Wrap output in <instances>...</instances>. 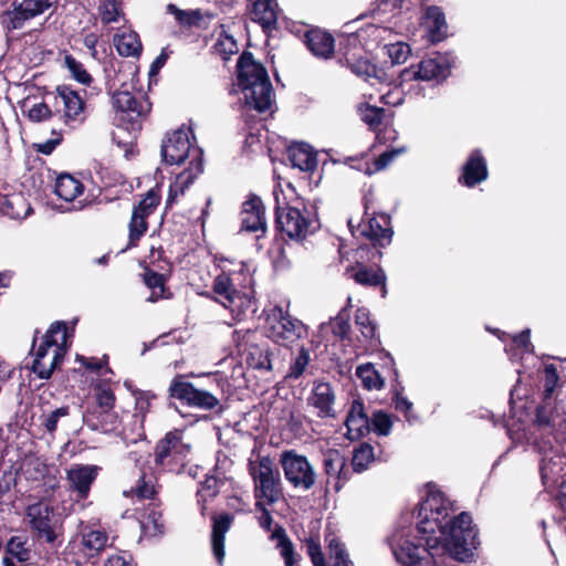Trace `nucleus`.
Segmentation results:
<instances>
[{"label": "nucleus", "mask_w": 566, "mask_h": 566, "mask_svg": "<svg viewBox=\"0 0 566 566\" xmlns=\"http://www.w3.org/2000/svg\"><path fill=\"white\" fill-rule=\"evenodd\" d=\"M416 538H405V531H397L390 541L396 560L401 566L428 564V557L449 556L460 562V513L439 490L430 488L416 514Z\"/></svg>", "instance_id": "1"}, {"label": "nucleus", "mask_w": 566, "mask_h": 566, "mask_svg": "<svg viewBox=\"0 0 566 566\" xmlns=\"http://www.w3.org/2000/svg\"><path fill=\"white\" fill-rule=\"evenodd\" d=\"M239 85L247 104L260 113L272 106V85L266 70L253 60L250 52H244L238 61Z\"/></svg>", "instance_id": "2"}, {"label": "nucleus", "mask_w": 566, "mask_h": 566, "mask_svg": "<svg viewBox=\"0 0 566 566\" xmlns=\"http://www.w3.org/2000/svg\"><path fill=\"white\" fill-rule=\"evenodd\" d=\"M67 349V328L64 322L53 323L43 337V343L34 350L32 370L41 379L51 377L62 361Z\"/></svg>", "instance_id": "3"}, {"label": "nucleus", "mask_w": 566, "mask_h": 566, "mask_svg": "<svg viewBox=\"0 0 566 566\" xmlns=\"http://www.w3.org/2000/svg\"><path fill=\"white\" fill-rule=\"evenodd\" d=\"M248 467L256 501L276 503L282 496V482L274 461L270 457L258 455L255 460H249Z\"/></svg>", "instance_id": "4"}, {"label": "nucleus", "mask_w": 566, "mask_h": 566, "mask_svg": "<svg viewBox=\"0 0 566 566\" xmlns=\"http://www.w3.org/2000/svg\"><path fill=\"white\" fill-rule=\"evenodd\" d=\"M156 485L153 481V476H147L143 473L136 484L129 490H124V496L136 497L138 501L150 500V506L147 512L140 518V528L145 537H157L164 534L165 523L163 521L161 511L156 505Z\"/></svg>", "instance_id": "5"}, {"label": "nucleus", "mask_w": 566, "mask_h": 566, "mask_svg": "<svg viewBox=\"0 0 566 566\" xmlns=\"http://www.w3.org/2000/svg\"><path fill=\"white\" fill-rule=\"evenodd\" d=\"M191 446L182 440L180 431H169L160 439L154 451L156 467L163 471L180 472L189 462Z\"/></svg>", "instance_id": "6"}, {"label": "nucleus", "mask_w": 566, "mask_h": 566, "mask_svg": "<svg viewBox=\"0 0 566 566\" xmlns=\"http://www.w3.org/2000/svg\"><path fill=\"white\" fill-rule=\"evenodd\" d=\"M266 334L276 344L291 347L306 334L305 325L281 306L271 308L266 316Z\"/></svg>", "instance_id": "7"}, {"label": "nucleus", "mask_w": 566, "mask_h": 566, "mask_svg": "<svg viewBox=\"0 0 566 566\" xmlns=\"http://www.w3.org/2000/svg\"><path fill=\"white\" fill-rule=\"evenodd\" d=\"M281 464L286 480L296 489L310 490L316 481V473L307 458L294 451L283 453Z\"/></svg>", "instance_id": "8"}, {"label": "nucleus", "mask_w": 566, "mask_h": 566, "mask_svg": "<svg viewBox=\"0 0 566 566\" xmlns=\"http://www.w3.org/2000/svg\"><path fill=\"white\" fill-rule=\"evenodd\" d=\"M169 395L189 407L202 410H212L220 406V400L213 394L196 388L191 382L184 381L181 376L172 379L169 386Z\"/></svg>", "instance_id": "9"}, {"label": "nucleus", "mask_w": 566, "mask_h": 566, "mask_svg": "<svg viewBox=\"0 0 566 566\" xmlns=\"http://www.w3.org/2000/svg\"><path fill=\"white\" fill-rule=\"evenodd\" d=\"M27 516L33 532L39 538L52 544L57 537L59 520L53 506L44 502L29 505Z\"/></svg>", "instance_id": "10"}, {"label": "nucleus", "mask_w": 566, "mask_h": 566, "mask_svg": "<svg viewBox=\"0 0 566 566\" xmlns=\"http://www.w3.org/2000/svg\"><path fill=\"white\" fill-rule=\"evenodd\" d=\"M55 114H59L65 125L74 127L85 119V103L82 97L67 86L56 90L54 96Z\"/></svg>", "instance_id": "11"}, {"label": "nucleus", "mask_w": 566, "mask_h": 566, "mask_svg": "<svg viewBox=\"0 0 566 566\" xmlns=\"http://www.w3.org/2000/svg\"><path fill=\"white\" fill-rule=\"evenodd\" d=\"M55 0H21L13 9L3 12L2 25L8 30L21 29L24 23L51 9Z\"/></svg>", "instance_id": "12"}, {"label": "nucleus", "mask_w": 566, "mask_h": 566, "mask_svg": "<svg viewBox=\"0 0 566 566\" xmlns=\"http://www.w3.org/2000/svg\"><path fill=\"white\" fill-rule=\"evenodd\" d=\"M276 224L290 239L302 240L312 232L313 221L306 210L285 207L276 209Z\"/></svg>", "instance_id": "13"}, {"label": "nucleus", "mask_w": 566, "mask_h": 566, "mask_svg": "<svg viewBox=\"0 0 566 566\" xmlns=\"http://www.w3.org/2000/svg\"><path fill=\"white\" fill-rule=\"evenodd\" d=\"M450 73V64L446 56L436 54L421 60L415 67L406 69L402 76L407 81H432L446 78Z\"/></svg>", "instance_id": "14"}, {"label": "nucleus", "mask_w": 566, "mask_h": 566, "mask_svg": "<svg viewBox=\"0 0 566 566\" xmlns=\"http://www.w3.org/2000/svg\"><path fill=\"white\" fill-rule=\"evenodd\" d=\"M190 129L178 128L167 135L161 144V156L166 164L180 165L190 154Z\"/></svg>", "instance_id": "15"}, {"label": "nucleus", "mask_w": 566, "mask_h": 566, "mask_svg": "<svg viewBox=\"0 0 566 566\" xmlns=\"http://www.w3.org/2000/svg\"><path fill=\"white\" fill-rule=\"evenodd\" d=\"M101 468L94 464H73L66 470L69 490L76 494V500H85L96 480Z\"/></svg>", "instance_id": "16"}, {"label": "nucleus", "mask_w": 566, "mask_h": 566, "mask_svg": "<svg viewBox=\"0 0 566 566\" xmlns=\"http://www.w3.org/2000/svg\"><path fill=\"white\" fill-rule=\"evenodd\" d=\"M348 224L354 235L367 238L380 247H385L391 241L392 230L388 227L389 220L386 216H380L379 218L370 217L367 220H361L356 228L353 226L352 220H349Z\"/></svg>", "instance_id": "17"}, {"label": "nucleus", "mask_w": 566, "mask_h": 566, "mask_svg": "<svg viewBox=\"0 0 566 566\" xmlns=\"http://www.w3.org/2000/svg\"><path fill=\"white\" fill-rule=\"evenodd\" d=\"M241 230L255 232V239L259 241L266 232V221L264 216V206L256 196H251L242 205Z\"/></svg>", "instance_id": "18"}, {"label": "nucleus", "mask_w": 566, "mask_h": 566, "mask_svg": "<svg viewBox=\"0 0 566 566\" xmlns=\"http://www.w3.org/2000/svg\"><path fill=\"white\" fill-rule=\"evenodd\" d=\"M536 422L552 431L566 429V394L555 403L541 405L537 408Z\"/></svg>", "instance_id": "19"}, {"label": "nucleus", "mask_w": 566, "mask_h": 566, "mask_svg": "<svg viewBox=\"0 0 566 566\" xmlns=\"http://www.w3.org/2000/svg\"><path fill=\"white\" fill-rule=\"evenodd\" d=\"M323 467L327 475V484L333 481V488L339 491L349 479V470L346 469V458L336 449H328L323 454Z\"/></svg>", "instance_id": "20"}, {"label": "nucleus", "mask_w": 566, "mask_h": 566, "mask_svg": "<svg viewBox=\"0 0 566 566\" xmlns=\"http://www.w3.org/2000/svg\"><path fill=\"white\" fill-rule=\"evenodd\" d=\"M308 406L316 410L319 418H335V394L328 382H314L311 395L307 398Z\"/></svg>", "instance_id": "21"}, {"label": "nucleus", "mask_w": 566, "mask_h": 566, "mask_svg": "<svg viewBox=\"0 0 566 566\" xmlns=\"http://www.w3.org/2000/svg\"><path fill=\"white\" fill-rule=\"evenodd\" d=\"M212 291L218 295V298L214 300L231 312H234L237 302L242 300L240 292L237 291L230 275L226 272H221L214 277Z\"/></svg>", "instance_id": "22"}, {"label": "nucleus", "mask_w": 566, "mask_h": 566, "mask_svg": "<svg viewBox=\"0 0 566 566\" xmlns=\"http://www.w3.org/2000/svg\"><path fill=\"white\" fill-rule=\"evenodd\" d=\"M347 436L350 440L364 437L370 430V420L360 400H354L346 418Z\"/></svg>", "instance_id": "23"}, {"label": "nucleus", "mask_w": 566, "mask_h": 566, "mask_svg": "<svg viewBox=\"0 0 566 566\" xmlns=\"http://www.w3.org/2000/svg\"><path fill=\"white\" fill-rule=\"evenodd\" d=\"M305 43L316 57L329 59L334 53V38L321 29L307 31L305 33Z\"/></svg>", "instance_id": "24"}, {"label": "nucleus", "mask_w": 566, "mask_h": 566, "mask_svg": "<svg viewBox=\"0 0 566 566\" xmlns=\"http://www.w3.org/2000/svg\"><path fill=\"white\" fill-rule=\"evenodd\" d=\"M96 402L101 409L99 413L103 419L98 422L94 421L91 416H84V421L93 430H97L99 428L103 430H108V428L105 427L103 422L105 419H109L111 422H113V419H115L114 415L111 412L115 403V395L107 387H98L96 389Z\"/></svg>", "instance_id": "25"}, {"label": "nucleus", "mask_w": 566, "mask_h": 566, "mask_svg": "<svg viewBox=\"0 0 566 566\" xmlns=\"http://www.w3.org/2000/svg\"><path fill=\"white\" fill-rule=\"evenodd\" d=\"M422 27L431 42L441 41L447 34V22L443 12L438 7H428L422 18Z\"/></svg>", "instance_id": "26"}, {"label": "nucleus", "mask_w": 566, "mask_h": 566, "mask_svg": "<svg viewBox=\"0 0 566 566\" xmlns=\"http://www.w3.org/2000/svg\"><path fill=\"white\" fill-rule=\"evenodd\" d=\"M251 19L262 25L264 30L275 28L277 20V4L274 0H250Z\"/></svg>", "instance_id": "27"}, {"label": "nucleus", "mask_w": 566, "mask_h": 566, "mask_svg": "<svg viewBox=\"0 0 566 566\" xmlns=\"http://www.w3.org/2000/svg\"><path fill=\"white\" fill-rule=\"evenodd\" d=\"M486 161L480 150H474L464 167H462V177L468 187H473L488 178Z\"/></svg>", "instance_id": "28"}, {"label": "nucleus", "mask_w": 566, "mask_h": 566, "mask_svg": "<svg viewBox=\"0 0 566 566\" xmlns=\"http://www.w3.org/2000/svg\"><path fill=\"white\" fill-rule=\"evenodd\" d=\"M232 517L229 514H222L213 517L212 523V551L218 563H222L224 557V535L229 531Z\"/></svg>", "instance_id": "29"}, {"label": "nucleus", "mask_w": 566, "mask_h": 566, "mask_svg": "<svg viewBox=\"0 0 566 566\" xmlns=\"http://www.w3.org/2000/svg\"><path fill=\"white\" fill-rule=\"evenodd\" d=\"M289 158L293 167L302 171H312L316 168V155L310 145L301 143L289 149Z\"/></svg>", "instance_id": "30"}, {"label": "nucleus", "mask_w": 566, "mask_h": 566, "mask_svg": "<svg viewBox=\"0 0 566 566\" xmlns=\"http://www.w3.org/2000/svg\"><path fill=\"white\" fill-rule=\"evenodd\" d=\"M113 104L118 111L135 114L136 116H142L149 111V104L146 101L136 99L135 96L127 91L115 93Z\"/></svg>", "instance_id": "31"}, {"label": "nucleus", "mask_w": 566, "mask_h": 566, "mask_svg": "<svg viewBox=\"0 0 566 566\" xmlns=\"http://www.w3.org/2000/svg\"><path fill=\"white\" fill-rule=\"evenodd\" d=\"M462 564L471 563L470 556L472 549H475L479 545L478 531L473 527L472 518L467 513L462 512Z\"/></svg>", "instance_id": "32"}, {"label": "nucleus", "mask_w": 566, "mask_h": 566, "mask_svg": "<svg viewBox=\"0 0 566 566\" xmlns=\"http://www.w3.org/2000/svg\"><path fill=\"white\" fill-rule=\"evenodd\" d=\"M1 211L12 219H24L31 213L32 209L23 195L12 193L6 197Z\"/></svg>", "instance_id": "33"}, {"label": "nucleus", "mask_w": 566, "mask_h": 566, "mask_svg": "<svg viewBox=\"0 0 566 566\" xmlns=\"http://www.w3.org/2000/svg\"><path fill=\"white\" fill-rule=\"evenodd\" d=\"M114 45L122 56H138L142 52V43L136 32H123L114 36Z\"/></svg>", "instance_id": "34"}, {"label": "nucleus", "mask_w": 566, "mask_h": 566, "mask_svg": "<svg viewBox=\"0 0 566 566\" xmlns=\"http://www.w3.org/2000/svg\"><path fill=\"white\" fill-rule=\"evenodd\" d=\"M354 280L356 283L365 285V286H381V296L385 297L387 294L386 290V274L381 269H369L366 266L358 268L354 275Z\"/></svg>", "instance_id": "35"}, {"label": "nucleus", "mask_w": 566, "mask_h": 566, "mask_svg": "<svg viewBox=\"0 0 566 566\" xmlns=\"http://www.w3.org/2000/svg\"><path fill=\"white\" fill-rule=\"evenodd\" d=\"M83 189V185L67 174L59 176L55 182V193L65 201L74 200Z\"/></svg>", "instance_id": "36"}, {"label": "nucleus", "mask_w": 566, "mask_h": 566, "mask_svg": "<svg viewBox=\"0 0 566 566\" xmlns=\"http://www.w3.org/2000/svg\"><path fill=\"white\" fill-rule=\"evenodd\" d=\"M345 60L347 66L358 77H361L367 82L370 80H379V77L377 76L376 66L371 64L367 59L355 57L354 54H346Z\"/></svg>", "instance_id": "37"}, {"label": "nucleus", "mask_w": 566, "mask_h": 566, "mask_svg": "<svg viewBox=\"0 0 566 566\" xmlns=\"http://www.w3.org/2000/svg\"><path fill=\"white\" fill-rule=\"evenodd\" d=\"M195 178L196 175L189 170H185L178 175L176 181L169 187L168 197L166 200L167 207L174 205L178 197L185 193L186 189L193 182Z\"/></svg>", "instance_id": "38"}, {"label": "nucleus", "mask_w": 566, "mask_h": 566, "mask_svg": "<svg viewBox=\"0 0 566 566\" xmlns=\"http://www.w3.org/2000/svg\"><path fill=\"white\" fill-rule=\"evenodd\" d=\"M356 375L361 380L367 389H380L384 386V380L379 373L371 364L359 365L356 368Z\"/></svg>", "instance_id": "39"}, {"label": "nucleus", "mask_w": 566, "mask_h": 566, "mask_svg": "<svg viewBox=\"0 0 566 566\" xmlns=\"http://www.w3.org/2000/svg\"><path fill=\"white\" fill-rule=\"evenodd\" d=\"M70 416V407L63 406L55 410H52L48 413H42L40 417L41 427L48 432L51 437H54V433L57 429L59 422Z\"/></svg>", "instance_id": "40"}, {"label": "nucleus", "mask_w": 566, "mask_h": 566, "mask_svg": "<svg viewBox=\"0 0 566 566\" xmlns=\"http://www.w3.org/2000/svg\"><path fill=\"white\" fill-rule=\"evenodd\" d=\"M167 12L172 14L181 27L190 28L198 25L202 20V14L199 10H181L172 3L167 6Z\"/></svg>", "instance_id": "41"}, {"label": "nucleus", "mask_w": 566, "mask_h": 566, "mask_svg": "<svg viewBox=\"0 0 566 566\" xmlns=\"http://www.w3.org/2000/svg\"><path fill=\"white\" fill-rule=\"evenodd\" d=\"M128 228V247H136L140 238L146 233L148 229L147 218L133 210Z\"/></svg>", "instance_id": "42"}, {"label": "nucleus", "mask_w": 566, "mask_h": 566, "mask_svg": "<svg viewBox=\"0 0 566 566\" xmlns=\"http://www.w3.org/2000/svg\"><path fill=\"white\" fill-rule=\"evenodd\" d=\"M329 558L334 560L333 566H348L352 564L345 545L335 536L328 537Z\"/></svg>", "instance_id": "43"}, {"label": "nucleus", "mask_w": 566, "mask_h": 566, "mask_svg": "<svg viewBox=\"0 0 566 566\" xmlns=\"http://www.w3.org/2000/svg\"><path fill=\"white\" fill-rule=\"evenodd\" d=\"M374 460V448L368 443H363L354 450L352 464L356 472H363Z\"/></svg>", "instance_id": "44"}, {"label": "nucleus", "mask_w": 566, "mask_h": 566, "mask_svg": "<svg viewBox=\"0 0 566 566\" xmlns=\"http://www.w3.org/2000/svg\"><path fill=\"white\" fill-rule=\"evenodd\" d=\"M545 378L543 384L542 405L553 403V394L558 385L559 376L554 365H547L544 369Z\"/></svg>", "instance_id": "45"}, {"label": "nucleus", "mask_w": 566, "mask_h": 566, "mask_svg": "<svg viewBox=\"0 0 566 566\" xmlns=\"http://www.w3.org/2000/svg\"><path fill=\"white\" fill-rule=\"evenodd\" d=\"M164 276L155 271L147 270L144 273V283L153 290L150 296L148 297L149 302H156L164 291Z\"/></svg>", "instance_id": "46"}, {"label": "nucleus", "mask_w": 566, "mask_h": 566, "mask_svg": "<svg viewBox=\"0 0 566 566\" xmlns=\"http://www.w3.org/2000/svg\"><path fill=\"white\" fill-rule=\"evenodd\" d=\"M98 13L102 22L108 24L118 21L122 10L116 0H105L98 7Z\"/></svg>", "instance_id": "47"}, {"label": "nucleus", "mask_w": 566, "mask_h": 566, "mask_svg": "<svg viewBox=\"0 0 566 566\" xmlns=\"http://www.w3.org/2000/svg\"><path fill=\"white\" fill-rule=\"evenodd\" d=\"M355 323L359 327L361 335L366 339H371L376 334V326L370 321L368 310L361 307L358 308L355 315Z\"/></svg>", "instance_id": "48"}, {"label": "nucleus", "mask_w": 566, "mask_h": 566, "mask_svg": "<svg viewBox=\"0 0 566 566\" xmlns=\"http://www.w3.org/2000/svg\"><path fill=\"white\" fill-rule=\"evenodd\" d=\"M310 363V353L307 349L302 347L290 366V370L286 375L290 379H298L305 371Z\"/></svg>", "instance_id": "49"}, {"label": "nucleus", "mask_w": 566, "mask_h": 566, "mask_svg": "<svg viewBox=\"0 0 566 566\" xmlns=\"http://www.w3.org/2000/svg\"><path fill=\"white\" fill-rule=\"evenodd\" d=\"M64 65L77 82L82 84L91 83V75L87 73L83 64L76 61L72 55H65Z\"/></svg>", "instance_id": "50"}, {"label": "nucleus", "mask_w": 566, "mask_h": 566, "mask_svg": "<svg viewBox=\"0 0 566 566\" xmlns=\"http://www.w3.org/2000/svg\"><path fill=\"white\" fill-rule=\"evenodd\" d=\"M7 553L18 562H27L30 558V549L25 547V541L21 537H12L7 545Z\"/></svg>", "instance_id": "51"}, {"label": "nucleus", "mask_w": 566, "mask_h": 566, "mask_svg": "<svg viewBox=\"0 0 566 566\" xmlns=\"http://www.w3.org/2000/svg\"><path fill=\"white\" fill-rule=\"evenodd\" d=\"M360 116L364 123H366L370 128L376 129L382 123L385 109L367 105L366 107L360 108Z\"/></svg>", "instance_id": "52"}, {"label": "nucleus", "mask_w": 566, "mask_h": 566, "mask_svg": "<svg viewBox=\"0 0 566 566\" xmlns=\"http://www.w3.org/2000/svg\"><path fill=\"white\" fill-rule=\"evenodd\" d=\"M374 431L379 436H388L391 431L392 422L390 416L384 411H376L370 420Z\"/></svg>", "instance_id": "53"}, {"label": "nucleus", "mask_w": 566, "mask_h": 566, "mask_svg": "<svg viewBox=\"0 0 566 566\" xmlns=\"http://www.w3.org/2000/svg\"><path fill=\"white\" fill-rule=\"evenodd\" d=\"M560 463L551 459H543L541 464V476L544 484H548L555 481V478L560 473Z\"/></svg>", "instance_id": "54"}, {"label": "nucleus", "mask_w": 566, "mask_h": 566, "mask_svg": "<svg viewBox=\"0 0 566 566\" xmlns=\"http://www.w3.org/2000/svg\"><path fill=\"white\" fill-rule=\"evenodd\" d=\"M159 203V195L155 190H149L146 197L134 208V211L139 212L148 218L154 209Z\"/></svg>", "instance_id": "55"}, {"label": "nucleus", "mask_w": 566, "mask_h": 566, "mask_svg": "<svg viewBox=\"0 0 566 566\" xmlns=\"http://www.w3.org/2000/svg\"><path fill=\"white\" fill-rule=\"evenodd\" d=\"M410 53V48L406 43H395L388 46V55L394 64L405 63Z\"/></svg>", "instance_id": "56"}, {"label": "nucleus", "mask_w": 566, "mask_h": 566, "mask_svg": "<svg viewBox=\"0 0 566 566\" xmlns=\"http://www.w3.org/2000/svg\"><path fill=\"white\" fill-rule=\"evenodd\" d=\"M305 549L308 556L312 559L313 566H325L324 565V555L322 553L321 545L314 538H308L305 541Z\"/></svg>", "instance_id": "57"}, {"label": "nucleus", "mask_w": 566, "mask_h": 566, "mask_svg": "<svg viewBox=\"0 0 566 566\" xmlns=\"http://www.w3.org/2000/svg\"><path fill=\"white\" fill-rule=\"evenodd\" d=\"M106 542V535L99 531H91L83 536V544L88 549L99 551Z\"/></svg>", "instance_id": "58"}, {"label": "nucleus", "mask_w": 566, "mask_h": 566, "mask_svg": "<svg viewBox=\"0 0 566 566\" xmlns=\"http://www.w3.org/2000/svg\"><path fill=\"white\" fill-rule=\"evenodd\" d=\"M133 563V556L127 551H114L107 554L105 566H129Z\"/></svg>", "instance_id": "59"}, {"label": "nucleus", "mask_w": 566, "mask_h": 566, "mask_svg": "<svg viewBox=\"0 0 566 566\" xmlns=\"http://www.w3.org/2000/svg\"><path fill=\"white\" fill-rule=\"evenodd\" d=\"M53 112L46 103L34 104L28 112L30 120L39 123L50 118Z\"/></svg>", "instance_id": "60"}, {"label": "nucleus", "mask_w": 566, "mask_h": 566, "mask_svg": "<svg viewBox=\"0 0 566 566\" xmlns=\"http://www.w3.org/2000/svg\"><path fill=\"white\" fill-rule=\"evenodd\" d=\"M333 333L338 337H346L349 333L348 314L345 311L338 313V315L332 322Z\"/></svg>", "instance_id": "61"}, {"label": "nucleus", "mask_w": 566, "mask_h": 566, "mask_svg": "<svg viewBox=\"0 0 566 566\" xmlns=\"http://www.w3.org/2000/svg\"><path fill=\"white\" fill-rule=\"evenodd\" d=\"M406 0H377L374 13L386 14L395 13L403 8Z\"/></svg>", "instance_id": "62"}, {"label": "nucleus", "mask_w": 566, "mask_h": 566, "mask_svg": "<svg viewBox=\"0 0 566 566\" xmlns=\"http://www.w3.org/2000/svg\"><path fill=\"white\" fill-rule=\"evenodd\" d=\"M405 148H396L382 153L375 161L377 171L385 169L398 155L402 154Z\"/></svg>", "instance_id": "63"}, {"label": "nucleus", "mask_w": 566, "mask_h": 566, "mask_svg": "<svg viewBox=\"0 0 566 566\" xmlns=\"http://www.w3.org/2000/svg\"><path fill=\"white\" fill-rule=\"evenodd\" d=\"M255 509L260 512L258 517L259 525L266 532H270L273 518L269 510L265 507V503L263 501H256Z\"/></svg>", "instance_id": "64"}]
</instances>
